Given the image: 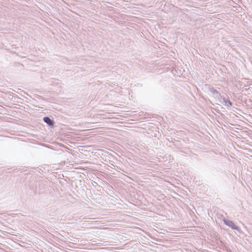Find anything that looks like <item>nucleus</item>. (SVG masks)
Here are the masks:
<instances>
[{
    "label": "nucleus",
    "mask_w": 252,
    "mask_h": 252,
    "mask_svg": "<svg viewBox=\"0 0 252 252\" xmlns=\"http://www.w3.org/2000/svg\"><path fill=\"white\" fill-rule=\"evenodd\" d=\"M223 222L226 225L231 227L232 229L237 230H239V227L236 226L232 221L224 219Z\"/></svg>",
    "instance_id": "1"
},
{
    "label": "nucleus",
    "mask_w": 252,
    "mask_h": 252,
    "mask_svg": "<svg viewBox=\"0 0 252 252\" xmlns=\"http://www.w3.org/2000/svg\"><path fill=\"white\" fill-rule=\"evenodd\" d=\"M222 103H223L225 106L227 107H230L232 106V102L228 99H226L225 98L222 99V101H220Z\"/></svg>",
    "instance_id": "2"
},
{
    "label": "nucleus",
    "mask_w": 252,
    "mask_h": 252,
    "mask_svg": "<svg viewBox=\"0 0 252 252\" xmlns=\"http://www.w3.org/2000/svg\"><path fill=\"white\" fill-rule=\"evenodd\" d=\"M43 120L44 122L47 123L49 126H52L53 125V121L48 117H44L43 118Z\"/></svg>",
    "instance_id": "3"
},
{
    "label": "nucleus",
    "mask_w": 252,
    "mask_h": 252,
    "mask_svg": "<svg viewBox=\"0 0 252 252\" xmlns=\"http://www.w3.org/2000/svg\"><path fill=\"white\" fill-rule=\"evenodd\" d=\"M209 90L215 96L218 97L219 96V95H220V94L218 93V92L217 90L214 89L213 88H209Z\"/></svg>",
    "instance_id": "4"
},
{
    "label": "nucleus",
    "mask_w": 252,
    "mask_h": 252,
    "mask_svg": "<svg viewBox=\"0 0 252 252\" xmlns=\"http://www.w3.org/2000/svg\"><path fill=\"white\" fill-rule=\"evenodd\" d=\"M90 220H92V221H90V220H89L88 221V222H94L95 221H93V220H95V219H94V218H92V219H90Z\"/></svg>",
    "instance_id": "5"
}]
</instances>
